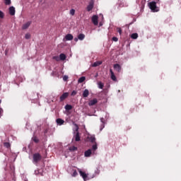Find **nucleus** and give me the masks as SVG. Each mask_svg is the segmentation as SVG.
<instances>
[{
  "instance_id": "obj_1",
  "label": "nucleus",
  "mask_w": 181,
  "mask_h": 181,
  "mask_svg": "<svg viewBox=\"0 0 181 181\" xmlns=\"http://www.w3.org/2000/svg\"><path fill=\"white\" fill-rule=\"evenodd\" d=\"M42 160V155L39 153H35L33 155V162L35 165L39 163Z\"/></svg>"
},
{
  "instance_id": "obj_2",
  "label": "nucleus",
  "mask_w": 181,
  "mask_h": 181,
  "mask_svg": "<svg viewBox=\"0 0 181 181\" xmlns=\"http://www.w3.org/2000/svg\"><path fill=\"white\" fill-rule=\"evenodd\" d=\"M74 126L76 127L74 132L76 134L74 138L75 139L76 142H79V141H81V137H80V133L78 132V125H77V124H74Z\"/></svg>"
},
{
  "instance_id": "obj_3",
  "label": "nucleus",
  "mask_w": 181,
  "mask_h": 181,
  "mask_svg": "<svg viewBox=\"0 0 181 181\" xmlns=\"http://www.w3.org/2000/svg\"><path fill=\"white\" fill-rule=\"evenodd\" d=\"M148 6L152 12H159V7H157L155 1H151L148 4Z\"/></svg>"
},
{
  "instance_id": "obj_4",
  "label": "nucleus",
  "mask_w": 181,
  "mask_h": 181,
  "mask_svg": "<svg viewBox=\"0 0 181 181\" xmlns=\"http://www.w3.org/2000/svg\"><path fill=\"white\" fill-rule=\"evenodd\" d=\"M79 175L83 177L84 181L90 180V178H88V174L86 173L85 172H83L81 170L78 169Z\"/></svg>"
},
{
  "instance_id": "obj_5",
  "label": "nucleus",
  "mask_w": 181,
  "mask_h": 181,
  "mask_svg": "<svg viewBox=\"0 0 181 181\" xmlns=\"http://www.w3.org/2000/svg\"><path fill=\"white\" fill-rule=\"evenodd\" d=\"M94 8V0H90L88 3V5L86 7V10L88 12H90V11H93Z\"/></svg>"
},
{
  "instance_id": "obj_6",
  "label": "nucleus",
  "mask_w": 181,
  "mask_h": 181,
  "mask_svg": "<svg viewBox=\"0 0 181 181\" xmlns=\"http://www.w3.org/2000/svg\"><path fill=\"white\" fill-rule=\"evenodd\" d=\"M92 22L95 26H97L98 25V16H92Z\"/></svg>"
},
{
  "instance_id": "obj_7",
  "label": "nucleus",
  "mask_w": 181,
  "mask_h": 181,
  "mask_svg": "<svg viewBox=\"0 0 181 181\" xmlns=\"http://www.w3.org/2000/svg\"><path fill=\"white\" fill-rule=\"evenodd\" d=\"M67 97H69V93L66 92L64 93L59 98V101L62 103V101H64V100H66V98H67Z\"/></svg>"
},
{
  "instance_id": "obj_8",
  "label": "nucleus",
  "mask_w": 181,
  "mask_h": 181,
  "mask_svg": "<svg viewBox=\"0 0 181 181\" xmlns=\"http://www.w3.org/2000/svg\"><path fill=\"white\" fill-rule=\"evenodd\" d=\"M30 25H32V21H28V22L24 23L22 26L23 30H25V29H28L29 28V26H30Z\"/></svg>"
},
{
  "instance_id": "obj_9",
  "label": "nucleus",
  "mask_w": 181,
  "mask_h": 181,
  "mask_svg": "<svg viewBox=\"0 0 181 181\" xmlns=\"http://www.w3.org/2000/svg\"><path fill=\"white\" fill-rule=\"evenodd\" d=\"M110 78L113 81H117V76H115V74H114V71H112V69H110Z\"/></svg>"
},
{
  "instance_id": "obj_10",
  "label": "nucleus",
  "mask_w": 181,
  "mask_h": 181,
  "mask_svg": "<svg viewBox=\"0 0 181 181\" xmlns=\"http://www.w3.org/2000/svg\"><path fill=\"white\" fill-rule=\"evenodd\" d=\"M114 69L115 70V71H117V73H121V66L118 64H115L113 66Z\"/></svg>"
},
{
  "instance_id": "obj_11",
  "label": "nucleus",
  "mask_w": 181,
  "mask_h": 181,
  "mask_svg": "<svg viewBox=\"0 0 181 181\" xmlns=\"http://www.w3.org/2000/svg\"><path fill=\"white\" fill-rule=\"evenodd\" d=\"M97 103H98V100H97V98H94L89 101L88 105H90V107H91L93 105H95V104H97Z\"/></svg>"
},
{
  "instance_id": "obj_12",
  "label": "nucleus",
  "mask_w": 181,
  "mask_h": 181,
  "mask_svg": "<svg viewBox=\"0 0 181 181\" xmlns=\"http://www.w3.org/2000/svg\"><path fill=\"white\" fill-rule=\"evenodd\" d=\"M8 11H9V13H10V15H11V16H13V15H15V12H16V11H15V7L11 6V7L9 8Z\"/></svg>"
},
{
  "instance_id": "obj_13",
  "label": "nucleus",
  "mask_w": 181,
  "mask_h": 181,
  "mask_svg": "<svg viewBox=\"0 0 181 181\" xmlns=\"http://www.w3.org/2000/svg\"><path fill=\"white\" fill-rule=\"evenodd\" d=\"M101 64H103V62L97 61L93 64L92 67H98V66H101Z\"/></svg>"
},
{
  "instance_id": "obj_14",
  "label": "nucleus",
  "mask_w": 181,
  "mask_h": 181,
  "mask_svg": "<svg viewBox=\"0 0 181 181\" xmlns=\"http://www.w3.org/2000/svg\"><path fill=\"white\" fill-rule=\"evenodd\" d=\"M65 40H73L74 37L73 35L71 34H67L65 37H64Z\"/></svg>"
},
{
  "instance_id": "obj_15",
  "label": "nucleus",
  "mask_w": 181,
  "mask_h": 181,
  "mask_svg": "<svg viewBox=\"0 0 181 181\" xmlns=\"http://www.w3.org/2000/svg\"><path fill=\"white\" fill-rule=\"evenodd\" d=\"M89 94H90V91H88V89H85L83 93V97L84 98H86V97H88Z\"/></svg>"
},
{
  "instance_id": "obj_16",
  "label": "nucleus",
  "mask_w": 181,
  "mask_h": 181,
  "mask_svg": "<svg viewBox=\"0 0 181 181\" xmlns=\"http://www.w3.org/2000/svg\"><path fill=\"white\" fill-rule=\"evenodd\" d=\"M56 122L57 125H63V124H64V121L63 120V119H60V118L57 119Z\"/></svg>"
},
{
  "instance_id": "obj_17",
  "label": "nucleus",
  "mask_w": 181,
  "mask_h": 181,
  "mask_svg": "<svg viewBox=\"0 0 181 181\" xmlns=\"http://www.w3.org/2000/svg\"><path fill=\"white\" fill-rule=\"evenodd\" d=\"M85 156L86 158H88L91 156V149H88V151H85Z\"/></svg>"
},
{
  "instance_id": "obj_18",
  "label": "nucleus",
  "mask_w": 181,
  "mask_h": 181,
  "mask_svg": "<svg viewBox=\"0 0 181 181\" xmlns=\"http://www.w3.org/2000/svg\"><path fill=\"white\" fill-rule=\"evenodd\" d=\"M86 37V35L84 34H79L78 35V39L79 40H84V38Z\"/></svg>"
},
{
  "instance_id": "obj_19",
  "label": "nucleus",
  "mask_w": 181,
  "mask_h": 181,
  "mask_svg": "<svg viewBox=\"0 0 181 181\" xmlns=\"http://www.w3.org/2000/svg\"><path fill=\"white\" fill-rule=\"evenodd\" d=\"M65 110L70 111V110H73V106H71V105H66Z\"/></svg>"
},
{
  "instance_id": "obj_20",
  "label": "nucleus",
  "mask_w": 181,
  "mask_h": 181,
  "mask_svg": "<svg viewBox=\"0 0 181 181\" xmlns=\"http://www.w3.org/2000/svg\"><path fill=\"white\" fill-rule=\"evenodd\" d=\"M84 81H86V77L85 76H81L78 80V83H84Z\"/></svg>"
},
{
  "instance_id": "obj_21",
  "label": "nucleus",
  "mask_w": 181,
  "mask_h": 181,
  "mask_svg": "<svg viewBox=\"0 0 181 181\" xmlns=\"http://www.w3.org/2000/svg\"><path fill=\"white\" fill-rule=\"evenodd\" d=\"M90 141L92 144H97V142H95V136H94L90 137Z\"/></svg>"
},
{
  "instance_id": "obj_22",
  "label": "nucleus",
  "mask_w": 181,
  "mask_h": 181,
  "mask_svg": "<svg viewBox=\"0 0 181 181\" xmlns=\"http://www.w3.org/2000/svg\"><path fill=\"white\" fill-rule=\"evenodd\" d=\"M66 54H59V60H62L64 61V59H66Z\"/></svg>"
},
{
  "instance_id": "obj_23",
  "label": "nucleus",
  "mask_w": 181,
  "mask_h": 181,
  "mask_svg": "<svg viewBox=\"0 0 181 181\" xmlns=\"http://www.w3.org/2000/svg\"><path fill=\"white\" fill-rule=\"evenodd\" d=\"M70 15H71V16H74V15L76 14V10H74V8H71L69 11Z\"/></svg>"
},
{
  "instance_id": "obj_24",
  "label": "nucleus",
  "mask_w": 181,
  "mask_h": 181,
  "mask_svg": "<svg viewBox=\"0 0 181 181\" xmlns=\"http://www.w3.org/2000/svg\"><path fill=\"white\" fill-rule=\"evenodd\" d=\"M69 151H70L71 152H74V151H77V147H76V146H71V147L69 148Z\"/></svg>"
},
{
  "instance_id": "obj_25",
  "label": "nucleus",
  "mask_w": 181,
  "mask_h": 181,
  "mask_svg": "<svg viewBox=\"0 0 181 181\" xmlns=\"http://www.w3.org/2000/svg\"><path fill=\"white\" fill-rule=\"evenodd\" d=\"M132 39H138V33H133L131 35Z\"/></svg>"
},
{
  "instance_id": "obj_26",
  "label": "nucleus",
  "mask_w": 181,
  "mask_h": 181,
  "mask_svg": "<svg viewBox=\"0 0 181 181\" xmlns=\"http://www.w3.org/2000/svg\"><path fill=\"white\" fill-rule=\"evenodd\" d=\"M53 60H56V62H60V57L54 56L52 57Z\"/></svg>"
},
{
  "instance_id": "obj_27",
  "label": "nucleus",
  "mask_w": 181,
  "mask_h": 181,
  "mask_svg": "<svg viewBox=\"0 0 181 181\" xmlns=\"http://www.w3.org/2000/svg\"><path fill=\"white\" fill-rule=\"evenodd\" d=\"M98 149V147L97 146V143H95V144L92 146L93 151H97Z\"/></svg>"
},
{
  "instance_id": "obj_28",
  "label": "nucleus",
  "mask_w": 181,
  "mask_h": 181,
  "mask_svg": "<svg viewBox=\"0 0 181 181\" xmlns=\"http://www.w3.org/2000/svg\"><path fill=\"white\" fill-rule=\"evenodd\" d=\"M78 175V173H77V170H74V173H72L71 176L73 177H76V176H77Z\"/></svg>"
},
{
  "instance_id": "obj_29",
  "label": "nucleus",
  "mask_w": 181,
  "mask_h": 181,
  "mask_svg": "<svg viewBox=\"0 0 181 181\" xmlns=\"http://www.w3.org/2000/svg\"><path fill=\"white\" fill-rule=\"evenodd\" d=\"M98 87H99V88H100V89L104 88V83H103L102 82H99V83H98Z\"/></svg>"
},
{
  "instance_id": "obj_30",
  "label": "nucleus",
  "mask_w": 181,
  "mask_h": 181,
  "mask_svg": "<svg viewBox=\"0 0 181 181\" xmlns=\"http://www.w3.org/2000/svg\"><path fill=\"white\" fill-rule=\"evenodd\" d=\"M33 140L34 141V142H35V144H39V139H37V137L34 136V137L33 138Z\"/></svg>"
},
{
  "instance_id": "obj_31",
  "label": "nucleus",
  "mask_w": 181,
  "mask_h": 181,
  "mask_svg": "<svg viewBox=\"0 0 181 181\" xmlns=\"http://www.w3.org/2000/svg\"><path fill=\"white\" fill-rule=\"evenodd\" d=\"M5 18V14L2 12V11H0V19H4Z\"/></svg>"
},
{
  "instance_id": "obj_32",
  "label": "nucleus",
  "mask_w": 181,
  "mask_h": 181,
  "mask_svg": "<svg viewBox=\"0 0 181 181\" xmlns=\"http://www.w3.org/2000/svg\"><path fill=\"white\" fill-rule=\"evenodd\" d=\"M4 145L6 148H11V144H9L8 142H5Z\"/></svg>"
},
{
  "instance_id": "obj_33",
  "label": "nucleus",
  "mask_w": 181,
  "mask_h": 181,
  "mask_svg": "<svg viewBox=\"0 0 181 181\" xmlns=\"http://www.w3.org/2000/svg\"><path fill=\"white\" fill-rule=\"evenodd\" d=\"M117 30L119 35H122V29H121V28H117Z\"/></svg>"
},
{
  "instance_id": "obj_34",
  "label": "nucleus",
  "mask_w": 181,
  "mask_h": 181,
  "mask_svg": "<svg viewBox=\"0 0 181 181\" xmlns=\"http://www.w3.org/2000/svg\"><path fill=\"white\" fill-rule=\"evenodd\" d=\"M25 39H27V40L30 39V33L25 34Z\"/></svg>"
},
{
  "instance_id": "obj_35",
  "label": "nucleus",
  "mask_w": 181,
  "mask_h": 181,
  "mask_svg": "<svg viewBox=\"0 0 181 181\" xmlns=\"http://www.w3.org/2000/svg\"><path fill=\"white\" fill-rule=\"evenodd\" d=\"M6 5H11V0H4Z\"/></svg>"
},
{
  "instance_id": "obj_36",
  "label": "nucleus",
  "mask_w": 181,
  "mask_h": 181,
  "mask_svg": "<svg viewBox=\"0 0 181 181\" xmlns=\"http://www.w3.org/2000/svg\"><path fill=\"white\" fill-rule=\"evenodd\" d=\"M76 94H77V91L73 90V91L71 92V95L74 96V95H76Z\"/></svg>"
},
{
  "instance_id": "obj_37",
  "label": "nucleus",
  "mask_w": 181,
  "mask_h": 181,
  "mask_svg": "<svg viewBox=\"0 0 181 181\" xmlns=\"http://www.w3.org/2000/svg\"><path fill=\"white\" fill-rule=\"evenodd\" d=\"M35 175H41V176H42V173H40V172H39V170H36L35 171Z\"/></svg>"
},
{
  "instance_id": "obj_38",
  "label": "nucleus",
  "mask_w": 181,
  "mask_h": 181,
  "mask_svg": "<svg viewBox=\"0 0 181 181\" xmlns=\"http://www.w3.org/2000/svg\"><path fill=\"white\" fill-rule=\"evenodd\" d=\"M112 40H113V42H117V41L118 40V37H113L112 38Z\"/></svg>"
},
{
  "instance_id": "obj_39",
  "label": "nucleus",
  "mask_w": 181,
  "mask_h": 181,
  "mask_svg": "<svg viewBox=\"0 0 181 181\" xmlns=\"http://www.w3.org/2000/svg\"><path fill=\"white\" fill-rule=\"evenodd\" d=\"M69 78V76H64V77H63V80H64V81H67V79Z\"/></svg>"
},
{
  "instance_id": "obj_40",
  "label": "nucleus",
  "mask_w": 181,
  "mask_h": 181,
  "mask_svg": "<svg viewBox=\"0 0 181 181\" xmlns=\"http://www.w3.org/2000/svg\"><path fill=\"white\" fill-rule=\"evenodd\" d=\"M95 175H100V170L97 169V170L95 171Z\"/></svg>"
},
{
  "instance_id": "obj_41",
  "label": "nucleus",
  "mask_w": 181,
  "mask_h": 181,
  "mask_svg": "<svg viewBox=\"0 0 181 181\" xmlns=\"http://www.w3.org/2000/svg\"><path fill=\"white\" fill-rule=\"evenodd\" d=\"M74 41H75V42H78V38L75 37V38H74Z\"/></svg>"
},
{
  "instance_id": "obj_42",
  "label": "nucleus",
  "mask_w": 181,
  "mask_h": 181,
  "mask_svg": "<svg viewBox=\"0 0 181 181\" xmlns=\"http://www.w3.org/2000/svg\"><path fill=\"white\" fill-rule=\"evenodd\" d=\"M100 121H101V122H103V124H104V118H101Z\"/></svg>"
},
{
  "instance_id": "obj_43",
  "label": "nucleus",
  "mask_w": 181,
  "mask_h": 181,
  "mask_svg": "<svg viewBox=\"0 0 181 181\" xmlns=\"http://www.w3.org/2000/svg\"><path fill=\"white\" fill-rule=\"evenodd\" d=\"M5 53H6V54H8V49H6V50H5Z\"/></svg>"
},
{
  "instance_id": "obj_44",
  "label": "nucleus",
  "mask_w": 181,
  "mask_h": 181,
  "mask_svg": "<svg viewBox=\"0 0 181 181\" xmlns=\"http://www.w3.org/2000/svg\"><path fill=\"white\" fill-rule=\"evenodd\" d=\"M2 111V108H0V114H1V112Z\"/></svg>"
},
{
  "instance_id": "obj_45",
  "label": "nucleus",
  "mask_w": 181,
  "mask_h": 181,
  "mask_svg": "<svg viewBox=\"0 0 181 181\" xmlns=\"http://www.w3.org/2000/svg\"><path fill=\"white\" fill-rule=\"evenodd\" d=\"M1 103H2V100H0V104H1Z\"/></svg>"
},
{
  "instance_id": "obj_46",
  "label": "nucleus",
  "mask_w": 181,
  "mask_h": 181,
  "mask_svg": "<svg viewBox=\"0 0 181 181\" xmlns=\"http://www.w3.org/2000/svg\"><path fill=\"white\" fill-rule=\"evenodd\" d=\"M61 1H64V0H61Z\"/></svg>"
}]
</instances>
